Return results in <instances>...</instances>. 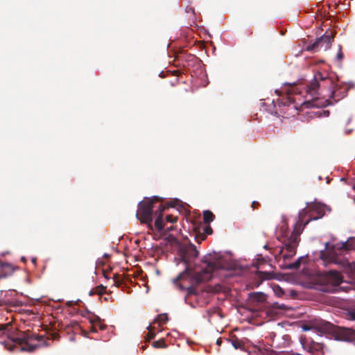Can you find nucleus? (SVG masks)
I'll return each instance as SVG.
<instances>
[{
  "mask_svg": "<svg viewBox=\"0 0 355 355\" xmlns=\"http://www.w3.org/2000/svg\"><path fill=\"white\" fill-rule=\"evenodd\" d=\"M306 87H304L302 85H293L291 87V88L288 90L289 95H296V94H302L303 90H304L305 93L306 92ZM308 94H309L308 93Z\"/></svg>",
  "mask_w": 355,
  "mask_h": 355,
  "instance_id": "obj_18",
  "label": "nucleus"
},
{
  "mask_svg": "<svg viewBox=\"0 0 355 355\" xmlns=\"http://www.w3.org/2000/svg\"><path fill=\"white\" fill-rule=\"evenodd\" d=\"M148 230L151 231L155 239H164L172 242L175 240V237L180 234V230L173 225H168V223H145Z\"/></svg>",
  "mask_w": 355,
  "mask_h": 355,
  "instance_id": "obj_8",
  "label": "nucleus"
},
{
  "mask_svg": "<svg viewBox=\"0 0 355 355\" xmlns=\"http://www.w3.org/2000/svg\"><path fill=\"white\" fill-rule=\"evenodd\" d=\"M205 259L207 266L202 269V272L205 274H211L219 269L226 268L224 260L222 259H212L211 256L209 257H205Z\"/></svg>",
  "mask_w": 355,
  "mask_h": 355,
  "instance_id": "obj_13",
  "label": "nucleus"
},
{
  "mask_svg": "<svg viewBox=\"0 0 355 355\" xmlns=\"http://www.w3.org/2000/svg\"><path fill=\"white\" fill-rule=\"evenodd\" d=\"M331 104H332V103H331V101L329 99L325 100L320 105L317 103V99L314 100L312 102V105L313 106H317V107H319V106H327V105H330Z\"/></svg>",
  "mask_w": 355,
  "mask_h": 355,
  "instance_id": "obj_27",
  "label": "nucleus"
},
{
  "mask_svg": "<svg viewBox=\"0 0 355 355\" xmlns=\"http://www.w3.org/2000/svg\"><path fill=\"white\" fill-rule=\"evenodd\" d=\"M282 309L284 308V304H282V306H280Z\"/></svg>",
  "mask_w": 355,
  "mask_h": 355,
  "instance_id": "obj_46",
  "label": "nucleus"
},
{
  "mask_svg": "<svg viewBox=\"0 0 355 355\" xmlns=\"http://www.w3.org/2000/svg\"><path fill=\"white\" fill-rule=\"evenodd\" d=\"M200 213L198 211H195L193 212V219H191L189 222H195V220H198L200 218Z\"/></svg>",
  "mask_w": 355,
  "mask_h": 355,
  "instance_id": "obj_30",
  "label": "nucleus"
},
{
  "mask_svg": "<svg viewBox=\"0 0 355 355\" xmlns=\"http://www.w3.org/2000/svg\"><path fill=\"white\" fill-rule=\"evenodd\" d=\"M331 209L321 202H311L306 203V207L302 209L298 214L297 222H311L328 216L331 214Z\"/></svg>",
  "mask_w": 355,
  "mask_h": 355,
  "instance_id": "obj_4",
  "label": "nucleus"
},
{
  "mask_svg": "<svg viewBox=\"0 0 355 355\" xmlns=\"http://www.w3.org/2000/svg\"><path fill=\"white\" fill-rule=\"evenodd\" d=\"M178 282H179V281L176 282H174V283H175V284H176L180 287V288L181 290L187 289V291H188V294H193V293H194L195 288H194L193 287H192V286H188L187 288H185V287L182 285V283L178 284Z\"/></svg>",
  "mask_w": 355,
  "mask_h": 355,
  "instance_id": "obj_26",
  "label": "nucleus"
},
{
  "mask_svg": "<svg viewBox=\"0 0 355 355\" xmlns=\"http://www.w3.org/2000/svg\"><path fill=\"white\" fill-rule=\"evenodd\" d=\"M99 328H100L101 330H104V329L106 328V325L99 324Z\"/></svg>",
  "mask_w": 355,
  "mask_h": 355,
  "instance_id": "obj_42",
  "label": "nucleus"
},
{
  "mask_svg": "<svg viewBox=\"0 0 355 355\" xmlns=\"http://www.w3.org/2000/svg\"><path fill=\"white\" fill-rule=\"evenodd\" d=\"M260 206V204L257 201H253L251 205V207L253 209H257Z\"/></svg>",
  "mask_w": 355,
  "mask_h": 355,
  "instance_id": "obj_35",
  "label": "nucleus"
},
{
  "mask_svg": "<svg viewBox=\"0 0 355 355\" xmlns=\"http://www.w3.org/2000/svg\"><path fill=\"white\" fill-rule=\"evenodd\" d=\"M95 292L103 299L102 295L106 293V287L103 285L98 286L95 288Z\"/></svg>",
  "mask_w": 355,
  "mask_h": 355,
  "instance_id": "obj_24",
  "label": "nucleus"
},
{
  "mask_svg": "<svg viewBox=\"0 0 355 355\" xmlns=\"http://www.w3.org/2000/svg\"><path fill=\"white\" fill-rule=\"evenodd\" d=\"M12 329L10 323L0 325V336L7 337L1 343L8 350L12 352L17 348L19 351L32 352L39 347L37 343H33L40 340L39 336L29 331H15Z\"/></svg>",
  "mask_w": 355,
  "mask_h": 355,
  "instance_id": "obj_2",
  "label": "nucleus"
},
{
  "mask_svg": "<svg viewBox=\"0 0 355 355\" xmlns=\"http://www.w3.org/2000/svg\"><path fill=\"white\" fill-rule=\"evenodd\" d=\"M89 295H93L94 294H96L95 292V288L89 291Z\"/></svg>",
  "mask_w": 355,
  "mask_h": 355,
  "instance_id": "obj_41",
  "label": "nucleus"
},
{
  "mask_svg": "<svg viewBox=\"0 0 355 355\" xmlns=\"http://www.w3.org/2000/svg\"><path fill=\"white\" fill-rule=\"evenodd\" d=\"M222 343V339L220 338H218L217 340H216V344L218 345H220Z\"/></svg>",
  "mask_w": 355,
  "mask_h": 355,
  "instance_id": "obj_40",
  "label": "nucleus"
},
{
  "mask_svg": "<svg viewBox=\"0 0 355 355\" xmlns=\"http://www.w3.org/2000/svg\"><path fill=\"white\" fill-rule=\"evenodd\" d=\"M262 275L264 279H270L272 278L271 274L269 272H262Z\"/></svg>",
  "mask_w": 355,
  "mask_h": 355,
  "instance_id": "obj_39",
  "label": "nucleus"
},
{
  "mask_svg": "<svg viewBox=\"0 0 355 355\" xmlns=\"http://www.w3.org/2000/svg\"><path fill=\"white\" fill-rule=\"evenodd\" d=\"M352 250H355V237H350L345 242H339L334 244L329 251L328 261L340 265L343 268V271L347 274L354 275L355 274V263L338 257V254Z\"/></svg>",
  "mask_w": 355,
  "mask_h": 355,
  "instance_id": "obj_3",
  "label": "nucleus"
},
{
  "mask_svg": "<svg viewBox=\"0 0 355 355\" xmlns=\"http://www.w3.org/2000/svg\"><path fill=\"white\" fill-rule=\"evenodd\" d=\"M146 347H147V345H142V346L141 347V349H142V350H145V349H146Z\"/></svg>",
  "mask_w": 355,
  "mask_h": 355,
  "instance_id": "obj_43",
  "label": "nucleus"
},
{
  "mask_svg": "<svg viewBox=\"0 0 355 355\" xmlns=\"http://www.w3.org/2000/svg\"><path fill=\"white\" fill-rule=\"evenodd\" d=\"M302 329L304 331H309V330H312L313 328L311 327V326L310 325V322L309 321H308L307 323L304 324L302 325Z\"/></svg>",
  "mask_w": 355,
  "mask_h": 355,
  "instance_id": "obj_31",
  "label": "nucleus"
},
{
  "mask_svg": "<svg viewBox=\"0 0 355 355\" xmlns=\"http://www.w3.org/2000/svg\"><path fill=\"white\" fill-rule=\"evenodd\" d=\"M313 330L322 334H330L333 329V324L320 318H313L309 320Z\"/></svg>",
  "mask_w": 355,
  "mask_h": 355,
  "instance_id": "obj_14",
  "label": "nucleus"
},
{
  "mask_svg": "<svg viewBox=\"0 0 355 355\" xmlns=\"http://www.w3.org/2000/svg\"><path fill=\"white\" fill-rule=\"evenodd\" d=\"M103 300H104V301H106V302H107V301H108V297H103Z\"/></svg>",
  "mask_w": 355,
  "mask_h": 355,
  "instance_id": "obj_45",
  "label": "nucleus"
},
{
  "mask_svg": "<svg viewBox=\"0 0 355 355\" xmlns=\"http://www.w3.org/2000/svg\"><path fill=\"white\" fill-rule=\"evenodd\" d=\"M186 11L187 12H191V15H195V10L193 8H191V7H187L186 8Z\"/></svg>",
  "mask_w": 355,
  "mask_h": 355,
  "instance_id": "obj_37",
  "label": "nucleus"
},
{
  "mask_svg": "<svg viewBox=\"0 0 355 355\" xmlns=\"http://www.w3.org/2000/svg\"><path fill=\"white\" fill-rule=\"evenodd\" d=\"M168 315H167V314H165V313L159 314L157 317V320L162 323L166 322L168 321Z\"/></svg>",
  "mask_w": 355,
  "mask_h": 355,
  "instance_id": "obj_28",
  "label": "nucleus"
},
{
  "mask_svg": "<svg viewBox=\"0 0 355 355\" xmlns=\"http://www.w3.org/2000/svg\"><path fill=\"white\" fill-rule=\"evenodd\" d=\"M320 87L328 88L329 90V97L334 98L336 102L338 101L343 97V96H340L337 98V85H335L334 81L331 78L323 77L321 73H318L314 76V80L312 81L309 85H307L306 92L314 98L315 96L320 94V93L318 92V89Z\"/></svg>",
  "mask_w": 355,
  "mask_h": 355,
  "instance_id": "obj_5",
  "label": "nucleus"
},
{
  "mask_svg": "<svg viewBox=\"0 0 355 355\" xmlns=\"http://www.w3.org/2000/svg\"><path fill=\"white\" fill-rule=\"evenodd\" d=\"M294 102H295V99L293 98H292L291 96H289L288 97V99L284 104L288 105V104L293 103Z\"/></svg>",
  "mask_w": 355,
  "mask_h": 355,
  "instance_id": "obj_34",
  "label": "nucleus"
},
{
  "mask_svg": "<svg viewBox=\"0 0 355 355\" xmlns=\"http://www.w3.org/2000/svg\"><path fill=\"white\" fill-rule=\"evenodd\" d=\"M349 318L350 320H355V309L349 312Z\"/></svg>",
  "mask_w": 355,
  "mask_h": 355,
  "instance_id": "obj_33",
  "label": "nucleus"
},
{
  "mask_svg": "<svg viewBox=\"0 0 355 355\" xmlns=\"http://www.w3.org/2000/svg\"><path fill=\"white\" fill-rule=\"evenodd\" d=\"M209 225L210 223H191V228L198 243L204 241L207 235L212 234L213 230Z\"/></svg>",
  "mask_w": 355,
  "mask_h": 355,
  "instance_id": "obj_12",
  "label": "nucleus"
},
{
  "mask_svg": "<svg viewBox=\"0 0 355 355\" xmlns=\"http://www.w3.org/2000/svg\"><path fill=\"white\" fill-rule=\"evenodd\" d=\"M333 334L336 340L346 342L355 341V329L333 325Z\"/></svg>",
  "mask_w": 355,
  "mask_h": 355,
  "instance_id": "obj_11",
  "label": "nucleus"
},
{
  "mask_svg": "<svg viewBox=\"0 0 355 355\" xmlns=\"http://www.w3.org/2000/svg\"><path fill=\"white\" fill-rule=\"evenodd\" d=\"M200 281H202V279H201V278H199V279H198V282H200Z\"/></svg>",
  "mask_w": 355,
  "mask_h": 355,
  "instance_id": "obj_47",
  "label": "nucleus"
},
{
  "mask_svg": "<svg viewBox=\"0 0 355 355\" xmlns=\"http://www.w3.org/2000/svg\"><path fill=\"white\" fill-rule=\"evenodd\" d=\"M153 346L155 348H165L166 345L164 339H160L154 342Z\"/></svg>",
  "mask_w": 355,
  "mask_h": 355,
  "instance_id": "obj_25",
  "label": "nucleus"
},
{
  "mask_svg": "<svg viewBox=\"0 0 355 355\" xmlns=\"http://www.w3.org/2000/svg\"><path fill=\"white\" fill-rule=\"evenodd\" d=\"M337 58L339 60H341L343 58V53L341 49H340L338 53H337Z\"/></svg>",
  "mask_w": 355,
  "mask_h": 355,
  "instance_id": "obj_38",
  "label": "nucleus"
},
{
  "mask_svg": "<svg viewBox=\"0 0 355 355\" xmlns=\"http://www.w3.org/2000/svg\"><path fill=\"white\" fill-rule=\"evenodd\" d=\"M302 345L304 350L311 354V355H324V345L323 344L313 340L309 341L308 340H302Z\"/></svg>",
  "mask_w": 355,
  "mask_h": 355,
  "instance_id": "obj_15",
  "label": "nucleus"
},
{
  "mask_svg": "<svg viewBox=\"0 0 355 355\" xmlns=\"http://www.w3.org/2000/svg\"><path fill=\"white\" fill-rule=\"evenodd\" d=\"M215 219V215L209 210L203 211V222H212Z\"/></svg>",
  "mask_w": 355,
  "mask_h": 355,
  "instance_id": "obj_22",
  "label": "nucleus"
},
{
  "mask_svg": "<svg viewBox=\"0 0 355 355\" xmlns=\"http://www.w3.org/2000/svg\"><path fill=\"white\" fill-rule=\"evenodd\" d=\"M148 330V334H146V336H145V340L146 343H148L150 342L152 339H153L155 336V334L152 332V327L151 325H149L148 327H147Z\"/></svg>",
  "mask_w": 355,
  "mask_h": 355,
  "instance_id": "obj_23",
  "label": "nucleus"
},
{
  "mask_svg": "<svg viewBox=\"0 0 355 355\" xmlns=\"http://www.w3.org/2000/svg\"><path fill=\"white\" fill-rule=\"evenodd\" d=\"M227 341L228 343H231L236 349H243L244 348L243 343L241 340H239L236 336H233L230 338H227Z\"/></svg>",
  "mask_w": 355,
  "mask_h": 355,
  "instance_id": "obj_20",
  "label": "nucleus"
},
{
  "mask_svg": "<svg viewBox=\"0 0 355 355\" xmlns=\"http://www.w3.org/2000/svg\"><path fill=\"white\" fill-rule=\"evenodd\" d=\"M182 214L188 222L190 212L178 199L164 202L157 196L145 197L138 203L136 217L139 222H177Z\"/></svg>",
  "mask_w": 355,
  "mask_h": 355,
  "instance_id": "obj_1",
  "label": "nucleus"
},
{
  "mask_svg": "<svg viewBox=\"0 0 355 355\" xmlns=\"http://www.w3.org/2000/svg\"><path fill=\"white\" fill-rule=\"evenodd\" d=\"M198 251L195 245L190 244L189 245H182L179 249V254L182 261L187 265L185 270L179 274L175 279V282L178 281L190 280L191 278V272L189 268L190 263L198 256Z\"/></svg>",
  "mask_w": 355,
  "mask_h": 355,
  "instance_id": "obj_6",
  "label": "nucleus"
},
{
  "mask_svg": "<svg viewBox=\"0 0 355 355\" xmlns=\"http://www.w3.org/2000/svg\"><path fill=\"white\" fill-rule=\"evenodd\" d=\"M119 275H117V274H115L114 275V284H116L117 285H119L120 284V281H119Z\"/></svg>",
  "mask_w": 355,
  "mask_h": 355,
  "instance_id": "obj_36",
  "label": "nucleus"
},
{
  "mask_svg": "<svg viewBox=\"0 0 355 355\" xmlns=\"http://www.w3.org/2000/svg\"><path fill=\"white\" fill-rule=\"evenodd\" d=\"M274 291L275 292V293L278 296H281L282 295H283L284 293V292L282 290V288L280 286H275V288H274Z\"/></svg>",
  "mask_w": 355,
  "mask_h": 355,
  "instance_id": "obj_29",
  "label": "nucleus"
},
{
  "mask_svg": "<svg viewBox=\"0 0 355 355\" xmlns=\"http://www.w3.org/2000/svg\"><path fill=\"white\" fill-rule=\"evenodd\" d=\"M336 32L332 30L327 31L325 34L318 38L312 44L306 46L308 51H317L320 49L327 50L331 47Z\"/></svg>",
  "mask_w": 355,
  "mask_h": 355,
  "instance_id": "obj_10",
  "label": "nucleus"
},
{
  "mask_svg": "<svg viewBox=\"0 0 355 355\" xmlns=\"http://www.w3.org/2000/svg\"><path fill=\"white\" fill-rule=\"evenodd\" d=\"M12 272V266L10 264L0 261V279L10 275Z\"/></svg>",
  "mask_w": 355,
  "mask_h": 355,
  "instance_id": "obj_16",
  "label": "nucleus"
},
{
  "mask_svg": "<svg viewBox=\"0 0 355 355\" xmlns=\"http://www.w3.org/2000/svg\"><path fill=\"white\" fill-rule=\"evenodd\" d=\"M317 284L320 287L319 290L326 293H333L336 287L343 282V277L336 270H329L320 274L316 278Z\"/></svg>",
  "mask_w": 355,
  "mask_h": 355,
  "instance_id": "obj_7",
  "label": "nucleus"
},
{
  "mask_svg": "<svg viewBox=\"0 0 355 355\" xmlns=\"http://www.w3.org/2000/svg\"><path fill=\"white\" fill-rule=\"evenodd\" d=\"M307 223H294L293 225V231L290 236L287 239L284 248L282 251L286 250V252L291 253V255L296 254L297 248L300 241V234L304 230V225Z\"/></svg>",
  "mask_w": 355,
  "mask_h": 355,
  "instance_id": "obj_9",
  "label": "nucleus"
},
{
  "mask_svg": "<svg viewBox=\"0 0 355 355\" xmlns=\"http://www.w3.org/2000/svg\"><path fill=\"white\" fill-rule=\"evenodd\" d=\"M250 297L252 301L257 302H262L266 300V295L263 293H252L250 295Z\"/></svg>",
  "mask_w": 355,
  "mask_h": 355,
  "instance_id": "obj_21",
  "label": "nucleus"
},
{
  "mask_svg": "<svg viewBox=\"0 0 355 355\" xmlns=\"http://www.w3.org/2000/svg\"><path fill=\"white\" fill-rule=\"evenodd\" d=\"M279 228V233L281 236L288 238L292 232L293 230H291L288 227V223H281Z\"/></svg>",
  "mask_w": 355,
  "mask_h": 355,
  "instance_id": "obj_19",
  "label": "nucleus"
},
{
  "mask_svg": "<svg viewBox=\"0 0 355 355\" xmlns=\"http://www.w3.org/2000/svg\"><path fill=\"white\" fill-rule=\"evenodd\" d=\"M92 331L93 332H96V327H92Z\"/></svg>",
  "mask_w": 355,
  "mask_h": 355,
  "instance_id": "obj_44",
  "label": "nucleus"
},
{
  "mask_svg": "<svg viewBox=\"0 0 355 355\" xmlns=\"http://www.w3.org/2000/svg\"><path fill=\"white\" fill-rule=\"evenodd\" d=\"M294 255H291V253L287 252L282 254L284 261L291 259Z\"/></svg>",
  "mask_w": 355,
  "mask_h": 355,
  "instance_id": "obj_32",
  "label": "nucleus"
},
{
  "mask_svg": "<svg viewBox=\"0 0 355 355\" xmlns=\"http://www.w3.org/2000/svg\"><path fill=\"white\" fill-rule=\"evenodd\" d=\"M304 257H300L293 263L284 264V265H281L280 266L282 268H284V269H288V270L298 269L300 267L302 261H304Z\"/></svg>",
  "mask_w": 355,
  "mask_h": 355,
  "instance_id": "obj_17",
  "label": "nucleus"
}]
</instances>
